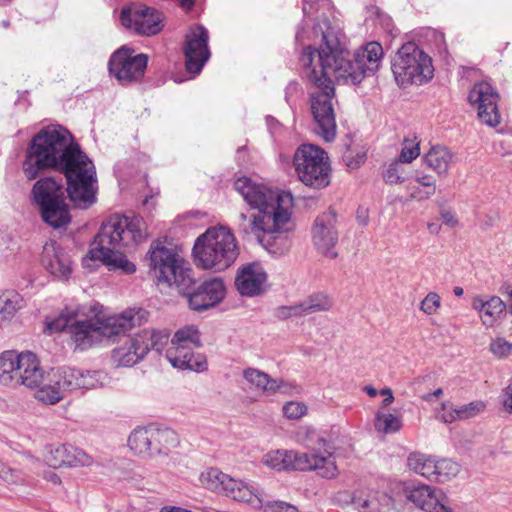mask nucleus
I'll return each mask as SVG.
<instances>
[{
  "instance_id": "obj_1",
  "label": "nucleus",
  "mask_w": 512,
  "mask_h": 512,
  "mask_svg": "<svg viewBox=\"0 0 512 512\" xmlns=\"http://www.w3.org/2000/svg\"><path fill=\"white\" fill-rule=\"evenodd\" d=\"M320 38L319 48L306 46L300 56L304 76L315 87L311 92V112L316 123V133L326 142L336 137V119L333 106L337 82H350L351 54L345 45V35L339 19L322 16L313 28Z\"/></svg>"
},
{
  "instance_id": "obj_45",
  "label": "nucleus",
  "mask_w": 512,
  "mask_h": 512,
  "mask_svg": "<svg viewBox=\"0 0 512 512\" xmlns=\"http://www.w3.org/2000/svg\"><path fill=\"white\" fill-rule=\"evenodd\" d=\"M0 478L8 485L27 484L26 475L24 474L23 471L8 467L6 464L4 465L2 472L0 473Z\"/></svg>"
},
{
  "instance_id": "obj_37",
  "label": "nucleus",
  "mask_w": 512,
  "mask_h": 512,
  "mask_svg": "<svg viewBox=\"0 0 512 512\" xmlns=\"http://www.w3.org/2000/svg\"><path fill=\"white\" fill-rule=\"evenodd\" d=\"M298 305L302 315H308L330 310L333 306V301L327 294L319 292L311 294Z\"/></svg>"
},
{
  "instance_id": "obj_35",
  "label": "nucleus",
  "mask_w": 512,
  "mask_h": 512,
  "mask_svg": "<svg viewBox=\"0 0 512 512\" xmlns=\"http://www.w3.org/2000/svg\"><path fill=\"white\" fill-rule=\"evenodd\" d=\"M303 444L311 450L310 455H321L331 457L335 460L331 452V445L326 439L315 429H306L302 437Z\"/></svg>"
},
{
  "instance_id": "obj_5",
  "label": "nucleus",
  "mask_w": 512,
  "mask_h": 512,
  "mask_svg": "<svg viewBox=\"0 0 512 512\" xmlns=\"http://www.w3.org/2000/svg\"><path fill=\"white\" fill-rule=\"evenodd\" d=\"M146 237L147 228L142 217L111 216L96 234L88 259L102 262L109 270L134 273L136 266L120 250L133 248Z\"/></svg>"
},
{
  "instance_id": "obj_13",
  "label": "nucleus",
  "mask_w": 512,
  "mask_h": 512,
  "mask_svg": "<svg viewBox=\"0 0 512 512\" xmlns=\"http://www.w3.org/2000/svg\"><path fill=\"white\" fill-rule=\"evenodd\" d=\"M169 343V333L143 329L112 350V360L117 366L131 367L142 361L150 350L162 353Z\"/></svg>"
},
{
  "instance_id": "obj_8",
  "label": "nucleus",
  "mask_w": 512,
  "mask_h": 512,
  "mask_svg": "<svg viewBox=\"0 0 512 512\" xmlns=\"http://www.w3.org/2000/svg\"><path fill=\"white\" fill-rule=\"evenodd\" d=\"M202 346L200 332L194 325L185 326L177 330L170 340L165 356L169 363L181 370L204 372L208 368L206 356L194 352L195 348Z\"/></svg>"
},
{
  "instance_id": "obj_57",
  "label": "nucleus",
  "mask_w": 512,
  "mask_h": 512,
  "mask_svg": "<svg viewBox=\"0 0 512 512\" xmlns=\"http://www.w3.org/2000/svg\"><path fill=\"white\" fill-rule=\"evenodd\" d=\"M275 512H298L295 506L287 503L279 502L275 505Z\"/></svg>"
},
{
  "instance_id": "obj_16",
  "label": "nucleus",
  "mask_w": 512,
  "mask_h": 512,
  "mask_svg": "<svg viewBox=\"0 0 512 512\" xmlns=\"http://www.w3.org/2000/svg\"><path fill=\"white\" fill-rule=\"evenodd\" d=\"M147 64L146 54H136L134 49L122 46L111 55L108 69L120 85L130 86L142 80Z\"/></svg>"
},
{
  "instance_id": "obj_32",
  "label": "nucleus",
  "mask_w": 512,
  "mask_h": 512,
  "mask_svg": "<svg viewBox=\"0 0 512 512\" xmlns=\"http://www.w3.org/2000/svg\"><path fill=\"white\" fill-rule=\"evenodd\" d=\"M32 194L39 205L64 198L63 186L50 177L39 179L33 186Z\"/></svg>"
},
{
  "instance_id": "obj_43",
  "label": "nucleus",
  "mask_w": 512,
  "mask_h": 512,
  "mask_svg": "<svg viewBox=\"0 0 512 512\" xmlns=\"http://www.w3.org/2000/svg\"><path fill=\"white\" fill-rule=\"evenodd\" d=\"M343 161L349 169L359 168L366 160V150L361 148L347 147L343 153Z\"/></svg>"
},
{
  "instance_id": "obj_46",
  "label": "nucleus",
  "mask_w": 512,
  "mask_h": 512,
  "mask_svg": "<svg viewBox=\"0 0 512 512\" xmlns=\"http://www.w3.org/2000/svg\"><path fill=\"white\" fill-rule=\"evenodd\" d=\"M307 410V406L298 401H289L282 408L284 416L291 420L300 419L307 414Z\"/></svg>"
},
{
  "instance_id": "obj_54",
  "label": "nucleus",
  "mask_w": 512,
  "mask_h": 512,
  "mask_svg": "<svg viewBox=\"0 0 512 512\" xmlns=\"http://www.w3.org/2000/svg\"><path fill=\"white\" fill-rule=\"evenodd\" d=\"M441 219L443 220V223L451 228L458 225V219L456 218L455 214L451 212L450 210L442 209L440 212Z\"/></svg>"
},
{
  "instance_id": "obj_50",
  "label": "nucleus",
  "mask_w": 512,
  "mask_h": 512,
  "mask_svg": "<svg viewBox=\"0 0 512 512\" xmlns=\"http://www.w3.org/2000/svg\"><path fill=\"white\" fill-rule=\"evenodd\" d=\"M414 182L425 189L436 191V179L432 175L416 172Z\"/></svg>"
},
{
  "instance_id": "obj_62",
  "label": "nucleus",
  "mask_w": 512,
  "mask_h": 512,
  "mask_svg": "<svg viewBox=\"0 0 512 512\" xmlns=\"http://www.w3.org/2000/svg\"><path fill=\"white\" fill-rule=\"evenodd\" d=\"M195 0H178L179 4L183 8L190 9L194 5Z\"/></svg>"
},
{
  "instance_id": "obj_4",
  "label": "nucleus",
  "mask_w": 512,
  "mask_h": 512,
  "mask_svg": "<svg viewBox=\"0 0 512 512\" xmlns=\"http://www.w3.org/2000/svg\"><path fill=\"white\" fill-rule=\"evenodd\" d=\"M46 383L45 371L36 354L30 351L17 353L4 351L0 354V383L9 387L25 386L37 389L35 398L53 405L64 398L65 392L102 387L107 375L101 371H84L73 367H61L54 371Z\"/></svg>"
},
{
  "instance_id": "obj_26",
  "label": "nucleus",
  "mask_w": 512,
  "mask_h": 512,
  "mask_svg": "<svg viewBox=\"0 0 512 512\" xmlns=\"http://www.w3.org/2000/svg\"><path fill=\"white\" fill-rule=\"evenodd\" d=\"M471 306L479 313L482 324L487 328L494 327L506 316V303L498 296H490L488 299L476 296Z\"/></svg>"
},
{
  "instance_id": "obj_20",
  "label": "nucleus",
  "mask_w": 512,
  "mask_h": 512,
  "mask_svg": "<svg viewBox=\"0 0 512 512\" xmlns=\"http://www.w3.org/2000/svg\"><path fill=\"white\" fill-rule=\"evenodd\" d=\"M336 221L335 212L329 210L319 215L312 227V241L315 248L331 259H335L338 256V253L334 250L338 242Z\"/></svg>"
},
{
  "instance_id": "obj_12",
  "label": "nucleus",
  "mask_w": 512,
  "mask_h": 512,
  "mask_svg": "<svg viewBox=\"0 0 512 512\" xmlns=\"http://www.w3.org/2000/svg\"><path fill=\"white\" fill-rule=\"evenodd\" d=\"M152 274L158 282L178 288L179 281L191 272V267L174 249L166 247L160 240L153 241L145 257Z\"/></svg>"
},
{
  "instance_id": "obj_33",
  "label": "nucleus",
  "mask_w": 512,
  "mask_h": 512,
  "mask_svg": "<svg viewBox=\"0 0 512 512\" xmlns=\"http://www.w3.org/2000/svg\"><path fill=\"white\" fill-rule=\"evenodd\" d=\"M128 446L135 454L142 456L155 455L153 428H137L128 438Z\"/></svg>"
},
{
  "instance_id": "obj_18",
  "label": "nucleus",
  "mask_w": 512,
  "mask_h": 512,
  "mask_svg": "<svg viewBox=\"0 0 512 512\" xmlns=\"http://www.w3.org/2000/svg\"><path fill=\"white\" fill-rule=\"evenodd\" d=\"M208 42L209 32L203 25L196 24L189 28L183 45L185 67L189 73H199L209 60L211 53Z\"/></svg>"
},
{
  "instance_id": "obj_14",
  "label": "nucleus",
  "mask_w": 512,
  "mask_h": 512,
  "mask_svg": "<svg viewBox=\"0 0 512 512\" xmlns=\"http://www.w3.org/2000/svg\"><path fill=\"white\" fill-rule=\"evenodd\" d=\"M201 485L216 493L238 501L244 502L253 508H260L264 499L262 494L253 484L234 479L228 474L223 473L218 468H208L199 476Z\"/></svg>"
},
{
  "instance_id": "obj_24",
  "label": "nucleus",
  "mask_w": 512,
  "mask_h": 512,
  "mask_svg": "<svg viewBox=\"0 0 512 512\" xmlns=\"http://www.w3.org/2000/svg\"><path fill=\"white\" fill-rule=\"evenodd\" d=\"M407 499L425 512H453L449 499L439 489L421 484L407 488Z\"/></svg>"
},
{
  "instance_id": "obj_55",
  "label": "nucleus",
  "mask_w": 512,
  "mask_h": 512,
  "mask_svg": "<svg viewBox=\"0 0 512 512\" xmlns=\"http://www.w3.org/2000/svg\"><path fill=\"white\" fill-rule=\"evenodd\" d=\"M43 478L54 484V485H61L62 481H61V478L59 477V475H57L55 472L53 471H46L44 472L43 474Z\"/></svg>"
},
{
  "instance_id": "obj_3",
  "label": "nucleus",
  "mask_w": 512,
  "mask_h": 512,
  "mask_svg": "<svg viewBox=\"0 0 512 512\" xmlns=\"http://www.w3.org/2000/svg\"><path fill=\"white\" fill-rule=\"evenodd\" d=\"M234 189L257 213L238 217V232L253 234L262 247L275 256L285 255L291 248L288 232L292 230L293 197L290 193H277L248 177L234 181Z\"/></svg>"
},
{
  "instance_id": "obj_29",
  "label": "nucleus",
  "mask_w": 512,
  "mask_h": 512,
  "mask_svg": "<svg viewBox=\"0 0 512 512\" xmlns=\"http://www.w3.org/2000/svg\"><path fill=\"white\" fill-rule=\"evenodd\" d=\"M41 208V215L44 222L51 227L58 229L66 226L70 222V214L65 198L49 201L39 205Z\"/></svg>"
},
{
  "instance_id": "obj_56",
  "label": "nucleus",
  "mask_w": 512,
  "mask_h": 512,
  "mask_svg": "<svg viewBox=\"0 0 512 512\" xmlns=\"http://www.w3.org/2000/svg\"><path fill=\"white\" fill-rule=\"evenodd\" d=\"M380 394L385 396V399L383 400V406H388L394 401V396L392 393V390L390 388H383L380 390Z\"/></svg>"
},
{
  "instance_id": "obj_15",
  "label": "nucleus",
  "mask_w": 512,
  "mask_h": 512,
  "mask_svg": "<svg viewBox=\"0 0 512 512\" xmlns=\"http://www.w3.org/2000/svg\"><path fill=\"white\" fill-rule=\"evenodd\" d=\"M178 291L194 311H205L218 305L226 295V287L219 277L197 283L193 269L179 281Z\"/></svg>"
},
{
  "instance_id": "obj_36",
  "label": "nucleus",
  "mask_w": 512,
  "mask_h": 512,
  "mask_svg": "<svg viewBox=\"0 0 512 512\" xmlns=\"http://www.w3.org/2000/svg\"><path fill=\"white\" fill-rule=\"evenodd\" d=\"M23 306L22 296L15 290H6L0 294V320L11 319Z\"/></svg>"
},
{
  "instance_id": "obj_7",
  "label": "nucleus",
  "mask_w": 512,
  "mask_h": 512,
  "mask_svg": "<svg viewBox=\"0 0 512 512\" xmlns=\"http://www.w3.org/2000/svg\"><path fill=\"white\" fill-rule=\"evenodd\" d=\"M239 255L236 238L227 227H211L200 235L193 247L197 267L216 272L230 267Z\"/></svg>"
},
{
  "instance_id": "obj_19",
  "label": "nucleus",
  "mask_w": 512,
  "mask_h": 512,
  "mask_svg": "<svg viewBox=\"0 0 512 512\" xmlns=\"http://www.w3.org/2000/svg\"><path fill=\"white\" fill-rule=\"evenodd\" d=\"M498 99L497 91L486 81L474 84L468 95L470 104L478 110L480 120L491 127L500 123Z\"/></svg>"
},
{
  "instance_id": "obj_21",
  "label": "nucleus",
  "mask_w": 512,
  "mask_h": 512,
  "mask_svg": "<svg viewBox=\"0 0 512 512\" xmlns=\"http://www.w3.org/2000/svg\"><path fill=\"white\" fill-rule=\"evenodd\" d=\"M383 48L378 42H369L351 55L350 83L358 84L369 73L376 72L383 58Z\"/></svg>"
},
{
  "instance_id": "obj_40",
  "label": "nucleus",
  "mask_w": 512,
  "mask_h": 512,
  "mask_svg": "<svg viewBox=\"0 0 512 512\" xmlns=\"http://www.w3.org/2000/svg\"><path fill=\"white\" fill-rule=\"evenodd\" d=\"M434 481L444 483L451 480L460 472V465L451 459L436 460Z\"/></svg>"
},
{
  "instance_id": "obj_31",
  "label": "nucleus",
  "mask_w": 512,
  "mask_h": 512,
  "mask_svg": "<svg viewBox=\"0 0 512 512\" xmlns=\"http://www.w3.org/2000/svg\"><path fill=\"white\" fill-rule=\"evenodd\" d=\"M454 154L445 146H433L424 155V163L437 173L438 176H446L453 162Z\"/></svg>"
},
{
  "instance_id": "obj_27",
  "label": "nucleus",
  "mask_w": 512,
  "mask_h": 512,
  "mask_svg": "<svg viewBox=\"0 0 512 512\" xmlns=\"http://www.w3.org/2000/svg\"><path fill=\"white\" fill-rule=\"evenodd\" d=\"M441 408L443 410V413L440 415L441 420L444 423H452L457 420H468L480 415L485 411L486 404L482 400H475L468 404L454 407L449 402H443Z\"/></svg>"
},
{
  "instance_id": "obj_49",
  "label": "nucleus",
  "mask_w": 512,
  "mask_h": 512,
  "mask_svg": "<svg viewBox=\"0 0 512 512\" xmlns=\"http://www.w3.org/2000/svg\"><path fill=\"white\" fill-rule=\"evenodd\" d=\"M407 190L409 192V198L411 200H416V201L428 200L432 196H434V194L436 193L435 190L425 189V187H422V186L416 184L415 182L409 183L407 185Z\"/></svg>"
},
{
  "instance_id": "obj_61",
  "label": "nucleus",
  "mask_w": 512,
  "mask_h": 512,
  "mask_svg": "<svg viewBox=\"0 0 512 512\" xmlns=\"http://www.w3.org/2000/svg\"><path fill=\"white\" fill-rule=\"evenodd\" d=\"M364 391H365V392H366L370 397H376V396H377V394H378V391H377L374 387H372V386H370V385L365 386V387H364Z\"/></svg>"
},
{
  "instance_id": "obj_28",
  "label": "nucleus",
  "mask_w": 512,
  "mask_h": 512,
  "mask_svg": "<svg viewBox=\"0 0 512 512\" xmlns=\"http://www.w3.org/2000/svg\"><path fill=\"white\" fill-rule=\"evenodd\" d=\"M243 377L249 384L267 395H274L278 391L286 392V384L282 379H273L261 370L247 368L243 371Z\"/></svg>"
},
{
  "instance_id": "obj_39",
  "label": "nucleus",
  "mask_w": 512,
  "mask_h": 512,
  "mask_svg": "<svg viewBox=\"0 0 512 512\" xmlns=\"http://www.w3.org/2000/svg\"><path fill=\"white\" fill-rule=\"evenodd\" d=\"M76 311L65 309L55 318H46V328L49 332L67 331L69 334V327L75 321Z\"/></svg>"
},
{
  "instance_id": "obj_53",
  "label": "nucleus",
  "mask_w": 512,
  "mask_h": 512,
  "mask_svg": "<svg viewBox=\"0 0 512 512\" xmlns=\"http://www.w3.org/2000/svg\"><path fill=\"white\" fill-rule=\"evenodd\" d=\"M501 402L504 410L508 414H512V381L503 390L501 395Z\"/></svg>"
},
{
  "instance_id": "obj_6",
  "label": "nucleus",
  "mask_w": 512,
  "mask_h": 512,
  "mask_svg": "<svg viewBox=\"0 0 512 512\" xmlns=\"http://www.w3.org/2000/svg\"><path fill=\"white\" fill-rule=\"evenodd\" d=\"M147 319L144 309H128L121 314L104 318L75 320L69 327V336L75 348L81 351L91 348L103 337L110 338L124 334Z\"/></svg>"
},
{
  "instance_id": "obj_63",
  "label": "nucleus",
  "mask_w": 512,
  "mask_h": 512,
  "mask_svg": "<svg viewBox=\"0 0 512 512\" xmlns=\"http://www.w3.org/2000/svg\"><path fill=\"white\" fill-rule=\"evenodd\" d=\"M453 293H454V295H455L456 297H461V296L463 295V293H464V290H463V288H462V287H460V286H456V287H454V289H453Z\"/></svg>"
},
{
  "instance_id": "obj_64",
  "label": "nucleus",
  "mask_w": 512,
  "mask_h": 512,
  "mask_svg": "<svg viewBox=\"0 0 512 512\" xmlns=\"http://www.w3.org/2000/svg\"><path fill=\"white\" fill-rule=\"evenodd\" d=\"M302 33H303L302 30L297 31L296 36H295L297 42L302 41Z\"/></svg>"
},
{
  "instance_id": "obj_30",
  "label": "nucleus",
  "mask_w": 512,
  "mask_h": 512,
  "mask_svg": "<svg viewBox=\"0 0 512 512\" xmlns=\"http://www.w3.org/2000/svg\"><path fill=\"white\" fill-rule=\"evenodd\" d=\"M352 504L360 512H385L391 504V498L379 492H358L352 497Z\"/></svg>"
},
{
  "instance_id": "obj_60",
  "label": "nucleus",
  "mask_w": 512,
  "mask_h": 512,
  "mask_svg": "<svg viewBox=\"0 0 512 512\" xmlns=\"http://www.w3.org/2000/svg\"><path fill=\"white\" fill-rule=\"evenodd\" d=\"M442 394H443L442 388H438L434 392L424 395L422 398L425 401L431 402L434 397H440Z\"/></svg>"
},
{
  "instance_id": "obj_25",
  "label": "nucleus",
  "mask_w": 512,
  "mask_h": 512,
  "mask_svg": "<svg viewBox=\"0 0 512 512\" xmlns=\"http://www.w3.org/2000/svg\"><path fill=\"white\" fill-rule=\"evenodd\" d=\"M42 264L50 274L61 280H67L72 273L69 255L54 243L44 246Z\"/></svg>"
},
{
  "instance_id": "obj_10",
  "label": "nucleus",
  "mask_w": 512,
  "mask_h": 512,
  "mask_svg": "<svg viewBox=\"0 0 512 512\" xmlns=\"http://www.w3.org/2000/svg\"><path fill=\"white\" fill-rule=\"evenodd\" d=\"M264 465L282 470H315L323 478L331 479L338 475L336 462L331 457L308 454V452H297L287 450H276L268 452L263 457Z\"/></svg>"
},
{
  "instance_id": "obj_47",
  "label": "nucleus",
  "mask_w": 512,
  "mask_h": 512,
  "mask_svg": "<svg viewBox=\"0 0 512 512\" xmlns=\"http://www.w3.org/2000/svg\"><path fill=\"white\" fill-rule=\"evenodd\" d=\"M441 306V298L436 292H429L420 303V310L426 315L435 314Z\"/></svg>"
},
{
  "instance_id": "obj_48",
  "label": "nucleus",
  "mask_w": 512,
  "mask_h": 512,
  "mask_svg": "<svg viewBox=\"0 0 512 512\" xmlns=\"http://www.w3.org/2000/svg\"><path fill=\"white\" fill-rule=\"evenodd\" d=\"M490 352L498 358H505L512 352V343L504 338L498 337L491 341Z\"/></svg>"
},
{
  "instance_id": "obj_58",
  "label": "nucleus",
  "mask_w": 512,
  "mask_h": 512,
  "mask_svg": "<svg viewBox=\"0 0 512 512\" xmlns=\"http://www.w3.org/2000/svg\"><path fill=\"white\" fill-rule=\"evenodd\" d=\"M298 90V84L296 82H291L287 85L285 89L286 101L289 102L290 97L296 93Z\"/></svg>"
},
{
  "instance_id": "obj_22",
  "label": "nucleus",
  "mask_w": 512,
  "mask_h": 512,
  "mask_svg": "<svg viewBox=\"0 0 512 512\" xmlns=\"http://www.w3.org/2000/svg\"><path fill=\"white\" fill-rule=\"evenodd\" d=\"M268 276L259 262H250L241 265L236 273L235 287L244 297H257L267 288Z\"/></svg>"
},
{
  "instance_id": "obj_11",
  "label": "nucleus",
  "mask_w": 512,
  "mask_h": 512,
  "mask_svg": "<svg viewBox=\"0 0 512 512\" xmlns=\"http://www.w3.org/2000/svg\"><path fill=\"white\" fill-rule=\"evenodd\" d=\"M293 167L298 179L306 186L321 189L330 183L328 155L316 145H300L293 156Z\"/></svg>"
},
{
  "instance_id": "obj_51",
  "label": "nucleus",
  "mask_w": 512,
  "mask_h": 512,
  "mask_svg": "<svg viewBox=\"0 0 512 512\" xmlns=\"http://www.w3.org/2000/svg\"><path fill=\"white\" fill-rule=\"evenodd\" d=\"M330 0H303V13L310 15L314 10L330 6Z\"/></svg>"
},
{
  "instance_id": "obj_2",
  "label": "nucleus",
  "mask_w": 512,
  "mask_h": 512,
  "mask_svg": "<svg viewBox=\"0 0 512 512\" xmlns=\"http://www.w3.org/2000/svg\"><path fill=\"white\" fill-rule=\"evenodd\" d=\"M22 168L28 180L36 179L46 169L63 173L68 197L78 208L87 209L96 202L95 166L80 147L72 143V135L62 126L44 127L33 136Z\"/></svg>"
},
{
  "instance_id": "obj_41",
  "label": "nucleus",
  "mask_w": 512,
  "mask_h": 512,
  "mask_svg": "<svg viewBox=\"0 0 512 512\" xmlns=\"http://www.w3.org/2000/svg\"><path fill=\"white\" fill-rule=\"evenodd\" d=\"M375 429L383 433H394L401 429L402 421L399 417L378 411L375 416Z\"/></svg>"
},
{
  "instance_id": "obj_9",
  "label": "nucleus",
  "mask_w": 512,
  "mask_h": 512,
  "mask_svg": "<svg viewBox=\"0 0 512 512\" xmlns=\"http://www.w3.org/2000/svg\"><path fill=\"white\" fill-rule=\"evenodd\" d=\"M392 72L400 86L423 84L433 76L432 59L415 43L407 42L392 60Z\"/></svg>"
},
{
  "instance_id": "obj_17",
  "label": "nucleus",
  "mask_w": 512,
  "mask_h": 512,
  "mask_svg": "<svg viewBox=\"0 0 512 512\" xmlns=\"http://www.w3.org/2000/svg\"><path fill=\"white\" fill-rule=\"evenodd\" d=\"M122 25L139 35H155L162 29V15L141 3H130L121 9Z\"/></svg>"
},
{
  "instance_id": "obj_38",
  "label": "nucleus",
  "mask_w": 512,
  "mask_h": 512,
  "mask_svg": "<svg viewBox=\"0 0 512 512\" xmlns=\"http://www.w3.org/2000/svg\"><path fill=\"white\" fill-rule=\"evenodd\" d=\"M153 440L155 454L166 453V450L176 447L179 443L176 432L170 428H153Z\"/></svg>"
},
{
  "instance_id": "obj_42",
  "label": "nucleus",
  "mask_w": 512,
  "mask_h": 512,
  "mask_svg": "<svg viewBox=\"0 0 512 512\" xmlns=\"http://www.w3.org/2000/svg\"><path fill=\"white\" fill-rule=\"evenodd\" d=\"M403 162L395 159L391 163L388 164L386 169L382 173V177L385 183L387 184H400L405 181V169L403 166Z\"/></svg>"
},
{
  "instance_id": "obj_34",
  "label": "nucleus",
  "mask_w": 512,
  "mask_h": 512,
  "mask_svg": "<svg viewBox=\"0 0 512 512\" xmlns=\"http://www.w3.org/2000/svg\"><path fill=\"white\" fill-rule=\"evenodd\" d=\"M408 466L415 473L427 478L430 481H434L436 459L430 455L414 452L408 456Z\"/></svg>"
},
{
  "instance_id": "obj_23",
  "label": "nucleus",
  "mask_w": 512,
  "mask_h": 512,
  "mask_svg": "<svg viewBox=\"0 0 512 512\" xmlns=\"http://www.w3.org/2000/svg\"><path fill=\"white\" fill-rule=\"evenodd\" d=\"M45 460L47 464L54 468L61 467H89L94 463L92 456L83 449L70 444H56L47 447Z\"/></svg>"
},
{
  "instance_id": "obj_59",
  "label": "nucleus",
  "mask_w": 512,
  "mask_h": 512,
  "mask_svg": "<svg viewBox=\"0 0 512 512\" xmlns=\"http://www.w3.org/2000/svg\"><path fill=\"white\" fill-rule=\"evenodd\" d=\"M160 512H192L186 508L178 507V506H164L161 508Z\"/></svg>"
},
{
  "instance_id": "obj_52",
  "label": "nucleus",
  "mask_w": 512,
  "mask_h": 512,
  "mask_svg": "<svg viewBox=\"0 0 512 512\" xmlns=\"http://www.w3.org/2000/svg\"><path fill=\"white\" fill-rule=\"evenodd\" d=\"M276 316L280 319H287L293 316H303L299 305L281 306L276 310Z\"/></svg>"
},
{
  "instance_id": "obj_44",
  "label": "nucleus",
  "mask_w": 512,
  "mask_h": 512,
  "mask_svg": "<svg viewBox=\"0 0 512 512\" xmlns=\"http://www.w3.org/2000/svg\"><path fill=\"white\" fill-rule=\"evenodd\" d=\"M415 140L416 137H414V139H404L403 147L401 149L400 155L397 158L399 161L403 163H411L420 155L419 143L415 142Z\"/></svg>"
}]
</instances>
